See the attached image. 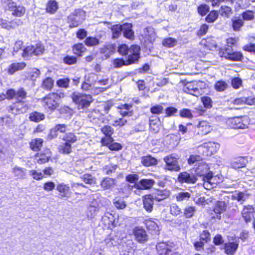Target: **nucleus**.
<instances>
[{
    "label": "nucleus",
    "instance_id": "nucleus-39",
    "mask_svg": "<svg viewBox=\"0 0 255 255\" xmlns=\"http://www.w3.org/2000/svg\"><path fill=\"white\" fill-rule=\"evenodd\" d=\"M232 198L238 202L243 203L249 198V195L245 193L239 192L234 194L232 196Z\"/></svg>",
    "mask_w": 255,
    "mask_h": 255
},
{
    "label": "nucleus",
    "instance_id": "nucleus-57",
    "mask_svg": "<svg viewBox=\"0 0 255 255\" xmlns=\"http://www.w3.org/2000/svg\"><path fill=\"white\" fill-rule=\"evenodd\" d=\"M53 86V80L51 78H46L43 82L42 87L43 88L49 90Z\"/></svg>",
    "mask_w": 255,
    "mask_h": 255
},
{
    "label": "nucleus",
    "instance_id": "nucleus-43",
    "mask_svg": "<svg viewBox=\"0 0 255 255\" xmlns=\"http://www.w3.org/2000/svg\"><path fill=\"white\" fill-rule=\"evenodd\" d=\"M81 179L85 183L91 185L95 184L96 182V179L90 174L83 175L81 177Z\"/></svg>",
    "mask_w": 255,
    "mask_h": 255
},
{
    "label": "nucleus",
    "instance_id": "nucleus-8",
    "mask_svg": "<svg viewBox=\"0 0 255 255\" xmlns=\"http://www.w3.org/2000/svg\"><path fill=\"white\" fill-rule=\"evenodd\" d=\"M140 47L137 45H133L128 48V65L134 63L140 57Z\"/></svg>",
    "mask_w": 255,
    "mask_h": 255
},
{
    "label": "nucleus",
    "instance_id": "nucleus-29",
    "mask_svg": "<svg viewBox=\"0 0 255 255\" xmlns=\"http://www.w3.org/2000/svg\"><path fill=\"white\" fill-rule=\"evenodd\" d=\"M58 8V5L55 0H50L46 5V11L47 12L53 14L55 13Z\"/></svg>",
    "mask_w": 255,
    "mask_h": 255
},
{
    "label": "nucleus",
    "instance_id": "nucleus-5",
    "mask_svg": "<svg viewBox=\"0 0 255 255\" xmlns=\"http://www.w3.org/2000/svg\"><path fill=\"white\" fill-rule=\"evenodd\" d=\"M178 159L177 156L173 154L164 157L163 160L166 163L165 169L172 171H179L180 170V166Z\"/></svg>",
    "mask_w": 255,
    "mask_h": 255
},
{
    "label": "nucleus",
    "instance_id": "nucleus-33",
    "mask_svg": "<svg viewBox=\"0 0 255 255\" xmlns=\"http://www.w3.org/2000/svg\"><path fill=\"white\" fill-rule=\"evenodd\" d=\"M11 11H12V14L13 15L20 17L25 13V9L23 6H16L15 4L13 9H11Z\"/></svg>",
    "mask_w": 255,
    "mask_h": 255
},
{
    "label": "nucleus",
    "instance_id": "nucleus-50",
    "mask_svg": "<svg viewBox=\"0 0 255 255\" xmlns=\"http://www.w3.org/2000/svg\"><path fill=\"white\" fill-rule=\"evenodd\" d=\"M176 40L171 37L165 38L162 41L163 45L167 47H173L176 45Z\"/></svg>",
    "mask_w": 255,
    "mask_h": 255
},
{
    "label": "nucleus",
    "instance_id": "nucleus-10",
    "mask_svg": "<svg viewBox=\"0 0 255 255\" xmlns=\"http://www.w3.org/2000/svg\"><path fill=\"white\" fill-rule=\"evenodd\" d=\"M197 180V178L194 174L186 171L180 173L178 176V181L182 183L195 184Z\"/></svg>",
    "mask_w": 255,
    "mask_h": 255
},
{
    "label": "nucleus",
    "instance_id": "nucleus-56",
    "mask_svg": "<svg viewBox=\"0 0 255 255\" xmlns=\"http://www.w3.org/2000/svg\"><path fill=\"white\" fill-rule=\"evenodd\" d=\"M157 194H159L160 195L162 196V197L154 196V200L157 201H160L167 198L170 195V192L168 190H160L158 191Z\"/></svg>",
    "mask_w": 255,
    "mask_h": 255
},
{
    "label": "nucleus",
    "instance_id": "nucleus-34",
    "mask_svg": "<svg viewBox=\"0 0 255 255\" xmlns=\"http://www.w3.org/2000/svg\"><path fill=\"white\" fill-rule=\"evenodd\" d=\"M86 50L85 46L82 43H77L73 47V53L77 56H80L81 54L84 52Z\"/></svg>",
    "mask_w": 255,
    "mask_h": 255
},
{
    "label": "nucleus",
    "instance_id": "nucleus-38",
    "mask_svg": "<svg viewBox=\"0 0 255 255\" xmlns=\"http://www.w3.org/2000/svg\"><path fill=\"white\" fill-rule=\"evenodd\" d=\"M196 211V208L194 206H187L183 210L184 216L186 218H192Z\"/></svg>",
    "mask_w": 255,
    "mask_h": 255
},
{
    "label": "nucleus",
    "instance_id": "nucleus-53",
    "mask_svg": "<svg viewBox=\"0 0 255 255\" xmlns=\"http://www.w3.org/2000/svg\"><path fill=\"white\" fill-rule=\"evenodd\" d=\"M228 87V84L224 81H219L215 85V89L219 92H222Z\"/></svg>",
    "mask_w": 255,
    "mask_h": 255
},
{
    "label": "nucleus",
    "instance_id": "nucleus-13",
    "mask_svg": "<svg viewBox=\"0 0 255 255\" xmlns=\"http://www.w3.org/2000/svg\"><path fill=\"white\" fill-rule=\"evenodd\" d=\"M112 31L113 38H118L121 35L122 32H123L124 37L128 38V27L126 23L123 25L117 24L113 26Z\"/></svg>",
    "mask_w": 255,
    "mask_h": 255
},
{
    "label": "nucleus",
    "instance_id": "nucleus-12",
    "mask_svg": "<svg viewBox=\"0 0 255 255\" xmlns=\"http://www.w3.org/2000/svg\"><path fill=\"white\" fill-rule=\"evenodd\" d=\"M228 125L233 128H247V123H244L241 118L234 117L229 119L227 121Z\"/></svg>",
    "mask_w": 255,
    "mask_h": 255
},
{
    "label": "nucleus",
    "instance_id": "nucleus-47",
    "mask_svg": "<svg viewBox=\"0 0 255 255\" xmlns=\"http://www.w3.org/2000/svg\"><path fill=\"white\" fill-rule=\"evenodd\" d=\"M85 43L88 46H93L99 43V40L94 37H88L85 40Z\"/></svg>",
    "mask_w": 255,
    "mask_h": 255
},
{
    "label": "nucleus",
    "instance_id": "nucleus-41",
    "mask_svg": "<svg viewBox=\"0 0 255 255\" xmlns=\"http://www.w3.org/2000/svg\"><path fill=\"white\" fill-rule=\"evenodd\" d=\"M62 139L66 142L73 143L77 140V137L72 132H69L64 134Z\"/></svg>",
    "mask_w": 255,
    "mask_h": 255
},
{
    "label": "nucleus",
    "instance_id": "nucleus-28",
    "mask_svg": "<svg viewBox=\"0 0 255 255\" xmlns=\"http://www.w3.org/2000/svg\"><path fill=\"white\" fill-rule=\"evenodd\" d=\"M145 224L149 230L154 231L156 234H158L159 231V227L157 223L152 219L146 220L145 221Z\"/></svg>",
    "mask_w": 255,
    "mask_h": 255
},
{
    "label": "nucleus",
    "instance_id": "nucleus-48",
    "mask_svg": "<svg viewBox=\"0 0 255 255\" xmlns=\"http://www.w3.org/2000/svg\"><path fill=\"white\" fill-rule=\"evenodd\" d=\"M59 151L62 153L69 154L72 151L71 144L65 142L59 146Z\"/></svg>",
    "mask_w": 255,
    "mask_h": 255
},
{
    "label": "nucleus",
    "instance_id": "nucleus-15",
    "mask_svg": "<svg viewBox=\"0 0 255 255\" xmlns=\"http://www.w3.org/2000/svg\"><path fill=\"white\" fill-rule=\"evenodd\" d=\"M155 181L152 179H142L134 184L137 189L148 190L151 189L155 184Z\"/></svg>",
    "mask_w": 255,
    "mask_h": 255
},
{
    "label": "nucleus",
    "instance_id": "nucleus-2",
    "mask_svg": "<svg viewBox=\"0 0 255 255\" xmlns=\"http://www.w3.org/2000/svg\"><path fill=\"white\" fill-rule=\"evenodd\" d=\"M195 173L197 175L203 177V180L205 181L204 186L208 187V185L215 184L214 178L212 171H209L208 165L201 161L198 163V166L195 169Z\"/></svg>",
    "mask_w": 255,
    "mask_h": 255
},
{
    "label": "nucleus",
    "instance_id": "nucleus-61",
    "mask_svg": "<svg viewBox=\"0 0 255 255\" xmlns=\"http://www.w3.org/2000/svg\"><path fill=\"white\" fill-rule=\"evenodd\" d=\"M63 62L68 65L74 64L77 62V57L74 56L67 55L64 57Z\"/></svg>",
    "mask_w": 255,
    "mask_h": 255
},
{
    "label": "nucleus",
    "instance_id": "nucleus-44",
    "mask_svg": "<svg viewBox=\"0 0 255 255\" xmlns=\"http://www.w3.org/2000/svg\"><path fill=\"white\" fill-rule=\"evenodd\" d=\"M232 27L234 31H239L244 25V22L241 18L232 19Z\"/></svg>",
    "mask_w": 255,
    "mask_h": 255
},
{
    "label": "nucleus",
    "instance_id": "nucleus-4",
    "mask_svg": "<svg viewBox=\"0 0 255 255\" xmlns=\"http://www.w3.org/2000/svg\"><path fill=\"white\" fill-rule=\"evenodd\" d=\"M60 98L56 93H50L42 99V105L46 109L54 110L58 106Z\"/></svg>",
    "mask_w": 255,
    "mask_h": 255
},
{
    "label": "nucleus",
    "instance_id": "nucleus-35",
    "mask_svg": "<svg viewBox=\"0 0 255 255\" xmlns=\"http://www.w3.org/2000/svg\"><path fill=\"white\" fill-rule=\"evenodd\" d=\"M184 91L194 96L199 94V89L196 87H194L193 84L192 83L186 84L184 87Z\"/></svg>",
    "mask_w": 255,
    "mask_h": 255
},
{
    "label": "nucleus",
    "instance_id": "nucleus-18",
    "mask_svg": "<svg viewBox=\"0 0 255 255\" xmlns=\"http://www.w3.org/2000/svg\"><path fill=\"white\" fill-rule=\"evenodd\" d=\"M239 244L236 242H229L224 244L225 253L229 255H233L238 248Z\"/></svg>",
    "mask_w": 255,
    "mask_h": 255
},
{
    "label": "nucleus",
    "instance_id": "nucleus-59",
    "mask_svg": "<svg viewBox=\"0 0 255 255\" xmlns=\"http://www.w3.org/2000/svg\"><path fill=\"white\" fill-rule=\"evenodd\" d=\"M97 211V208L95 206H90L88 207L87 211V216L89 219H92L95 215Z\"/></svg>",
    "mask_w": 255,
    "mask_h": 255
},
{
    "label": "nucleus",
    "instance_id": "nucleus-25",
    "mask_svg": "<svg viewBox=\"0 0 255 255\" xmlns=\"http://www.w3.org/2000/svg\"><path fill=\"white\" fill-rule=\"evenodd\" d=\"M26 66L23 62L13 63L10 64L8 68V72L13 74L16 71L23 69Z\"/></svg>",
    "mask_w": 255,
    "mask_h": 255
},
{
    "label": "nucleus",
    "instance_id": "nucleus-62",
    "mask_svg": "<svg viewBox=\"0 0 255 255\" xmlns=\"http://www.w3.org/2000/svg\"><path fill=\"white\" fill-rule=\"evenodd\" d=\"M114 203L118 209H123L126 207L125 202L122 198H116Z\"/></svg>",
    "mask_w": 255,
    "mask_h": 255
},
{
    "label": "nucleus",
    "instance_id": "nucleus-32",
    "mask_svg": "<svg viewBox=\"0 0 255 255\" xmlns=\"http://www.w3.org/2000/svg\"><path fill=\"white\" fill-rule=\"evenodd\" d=\"M219 14L224 17L229 18L233 13L232 8L228 6H222L219 10Z\"/></svg>",
    "mask_w": 255,
    "mask_h": 255
},
{
    "label": "nucleus",
    "instance_id": "nucleus-9",
    "mask_svg": "<svg viewBox=\"0 0 255 255\" xmlns=\"http://www.w3.org/2000/svg\"><path fill=\"white\" fill-rule=\"evenodd\" d=\"M255 213V208L253 205H247L243 207L241 212L242 217L246 223L251 222Z\"/></svg>",
    "mask_w": 255,
    "mask_h": 255
},
{
    "label": "nucleus",
    "instance_id": "nucleus-64",
    "mask_svg": "<svg viewBox=\"0 0 255 255\" xmlns=\"http://www.w3.org/2000/svg\"><path fill=\"white\" fill-rule=\"evenodd\" d=\"M40 71L37 69H33L29 73L28 77L32 81H35L36 79L39 76Z\"/></svg>",
    "mask_w": 255,
    "mask_h": 255
},
{
    "label": "nucleus",
    "instance_id": "nucleus-58",
    "mask_svg": "<svg viewBox=\"0 0 255 255\" xmlns=\"http://www.w3.org/2000/svg\"><path fill=\"white\" fill-rule=\"evenodd\" d=\"M101 130L106 136H111L114 131V129L109 126H104L101 128Z\"/></svg>",
    "mask_w": 255,
    "mask_h": 255
},
{
    "label": "nucleus",
    "instance_id": "nucleus-60",
    "mask_svg": "<svg viewBox=\"0 0 255 255\" xmlns=\"http://www.w3.org/2000/svg\"><path fill=\"white\" fill-rule=\"evenodd\" d=\"M209 11V6L206 4H201L198 7V12L202 16L205 15Z\"/></svg>",
    "mask_w": 255,
    "mask_h": 255
},
{
    "label": "nucleus",
    "instance_id": "nucleus-14",
    "mask_svg": "<svg viewBox=\"0 0 255 255\" xmlns=\"http://www.w3.org/2000/svg\"><path fill=\"white\" fill-rule=\"evenodd\" d=\"M133 234L135 240L140 243H143L148 239V236L147 235L146 232L142 228H135L133 231Z\"/></svg>",
    "mask_w": 255,
    "mask_h": 255
},
{
    "label": "nucleus",
    "instance_id": "nucleus-54",
    "mask_svg": "<svg viewBox=\"0 0 255 255\" xmlns=\"http://www.w3.org/2000/svg\"><path fill=\"white\" fill-rule=\"evenodd\" d=\"M170 213L174 216L180 215L182 212L181 208L176 204H173L170 207Z\"/></svg>",
    "mask_w": 255,
    "mask_h": 255
},
{
    "label": "nucleus",
    "instance_id": "nucleus-1",
    "mask_svg": "<svg viewBox=\"0 0 255 255\" xmlns=\"http://www.w3.org/2000/svg\"><path fill=\"white\" fill-rule=\"evenodd\" d=\"M26 96L27 93L23 88H20L17 91L11 89L6 91L3 97H0V100L4 99L5 98L8 99H15L18 103L17 107L18 113H24L28 109V107L23 101L26 98Z\"/></svg>",
    "mask_w": 255,
    "mask_h": 255
},
{
    "label": "nucleus",
    "instance_id": "nucleus-51",
    "mask_svg": "<svg viewBox=\"0 0 255 255\" xmlns=\"http://www.w3.org/2000/svg\"><path fill=\"white\" fill-rule=\"evenodd\" d=\"M49 157L50 155L49 154L47 155V153L43 154L38 153L35 158L38 163L43 164L48 161Z\"/></svg>",
    "mask_w": 255,
    "mask_h": 255
},
{
    "label": "nucleus",
    "instance_id": "nucleus-55",
    "mask_svg": "<svg viewBox=\"0 0 255 255\" xmlns=\"http://www.w3.org/2000/svg\"><path fill=\"white\" fill-rule=\"evenodd\" d=\"M97 75L94 73L88 74L85 76V82L95 85L96 81Z\"/></svg>",
    "mask_w": 255,
    "mask_h": 255
},
{
    "label": "nucleus",
    "instance_id": "nucleus-45",
    "mask_svg": "<svg viewBox=\"0 0 255 255\" xmlns=\"http://www.w3.org/2000/svg\"><path fill=\"white\" fill-rule=\"evenodd\" d=\"M2 7L5 10L11 11L13 9L15 3L12 0H1Z\"/></svg>",
    "mask_w": 255,
    "mask_h": 255
},
{
    "label": "nucleus",
    "instance_id": "nucleus-42",
    "mask_svg": "<svg viewBox=\"0 0 255 255\" xmlns=\"http://www.w3.org/2000/svg\"><path fill=\"white\" fill-rule=\"evenodd\" d=\"M117 165L113 164H109L105 165L103 169L104 173L107 175H111L116 172L117 169Z\"/></svg>",
    "mask_w": 255,
    "mask_h": 255
},
{
    "label": "nucleus",
    "instance_id": "nucleus-11",
    "mask_svg": "<svg viewBox=\"0 0 255 255\" xmlns=\"http://www.w3.org/2000/svg\"><path fill=\"white\" fill-rule=\"evenodd\" d=\"M117 218L109 212H106L102 217V221L108 229H112L117 225Z\"/></svg>",
    "mask_w": 255,
    "mask_h": 255
},
{
    "label": "nucleus",
    "instance_id": "nucleus-52",
    "mask_svg": "<svg viewBox=\"0 0 255 255\" xmlns=\"http://www.w3.org/2000/svg\"><path fill=\"white\" fill-rule=\"evenodd\" d=\"M70 81V79L68 78H61L57 81L56 84L59 87L67 88L69 86Z\"/></svg>",
    "mask_w": 255,
    "mask_h": 255
},
{
    "label": "nucleus",
    "instance_id": "nucleus-20",
    "mask_svg": "<svg viewBox=\"0 0 255 255\" xmlns=\"http://www.w3.org/2000/svg\"><path fill=\"white\" fill-rule=\"evenodd\" d=\"M198 132L206 135L211 131L212 128L210 124L206 121H201L198 125Z\"/></svg>",
    "mask_w": 255,
    "mask_h": 255
},
{
    "label": "nucleus",
    "instance_id": "nucleus-22",
    "mask_svg": "<svg viewBox=\"0 0 255 255\" xmlns=\"http://www.w3.org/2000/svg\"><path fill=\"white\" fill-rule=\"evenodd\" d=\"M191 192L182 190L175 195V198L177 202H187L189 200L191 196Z\"/></svg>",
    "mask_w": 255,
    "mask_h": 255
},
{
    "label": "nucleus",
    "instance_id": "nucleus-21",
    "mask_svg": "<svg viewBox=\"0 0 255 255\" xmlns=\"http://www.w3.org/2000/svg\"><path fill=\"white\" fill-rule=\"evenodd\" d=\"M116 48L113 44H108L104 45L100 49V53L104 54L105 58H109L111 55L115 52Z\"/></svg>",
    "mask_w": 255,
    "mask_h": 255
},
{
    "label": "nucleus",
    "instance_id": "nucleus-49",
    "mask_svg": "<svg viewBox=\"0 0 255 255\" xmlns=\"http://www.w3.org/2000/svg\"><path fill=\"white\" fill-rule=\"evenodd\" d=\"M233 51L232 46L231 45H227L225 48L222 49L219 53L222 57L226 58Z\"/></svg>",
    "mask_w": 255,
    "mask_h": 255
},
{
    "label": "nucleus",
    "instance_id": "nucleus-36",
    "mask_svg": "<svg viewBox=\"0 0 255 255\" xmlns=\"http://www.w3.org/2000/svg\"><path fill=\"white\" fill-rule=\"evenodd\" d=\"M43 141L41 138L33 139L30 142V147L33 150H39L42 146Z\"/></svg>",
    "mask_w": 255,
    "mask_h": 255
},
{
    "label": "nucleus",
    "instance_id": "nucleus-6",
    "mask_svg": "<svg viewBox=\"0 0 255 255\" xmlns=\"http://www.w3.org/2000/svg\"><path fill=\"white\" fill-rule=\"evenodd\" d=\"M44 46L40 43H37L35 46H28L23 50L22 56L24 58H28L30 56L39 55L43 52Z\"/></svg>",
    "mask_w": 255,
    "mask_h": 255
},
{
    "label": "nucleus",
    "instance_id": "nucleus-63",
    "mask_svg": "<svg viewBox=\"0 0 255 255\" xmlns=\"http://www.w3.org/2000/svg\"><path fill=\"white\" fill-rule=\"evenodd\" d=\"M29 174L33 177V179L37 180L42 179L43 177V174L41 171L32 170L29 171Z\"/></svg>",
    "mask_w": 255,
    "mask_h": 255
},
{
    "label": "nucleus",
    "instance_id": "nucleus-37",
    "mask_svg": "<svg viewBox=\"0 0 255 255\" xmlns=\"http://www.w3.org/2000/svg\"><path fill=\"white\" fill-rule=\"evenodd\" d=\"M45 116L43 114L34 112L31 113L29 115V119L31 121L39 122L44 119Z\"/></svg>",
    "mask_w": 255,
    "mask_h": 255
},
{
    "label": "nucleus",
    "instance_id": "nucleus-40",
    "mask_svg": "<svg viewBox=\"0 0 255 255\" xmlns=\"http://www.w3.org/2000/svg\"><path fill=\"white\" fill-rule=\"evenodd\" d=\"M219 12L218 11L213 10L211 11L206 17L205 20L208 23H213L218 18Z\"/></svg>",
    "mask_w": 255,
    "mask_h": 255
},
{
    "label": "nucleus",
    "instance_id": "nucleus-19",
    "mask_svg": "<svg viewBox=\"0 0 255 255\" xmlns=\"http://www.w3.org/2000/svg\"><path fill=\"white\" fill-rule=\"evenodd\" d=\"M156 249L159 255H167L171 252L170 246L163 242L158 243Z\"/></svg>",
    "mask_w": 255,
    "mask_h": 255
},
{
    "label": "nucleus",
    "instance_id": "nucleus-7",
    "mask_svg": "<svg viewBox=\"0 0 255 255\" xmlns=\"http://www.w3.org/2000/svg\"><path fill=\"white\" fill-rule=\"evenodd\" d=\"M84 12L80 9L75 10L68 17V23L70 27L78 26L84 19Z\"/></svg>",
    "mask_w": 255,
    "mask_h": 255
},
{
    "label": "nucleus",
    "instance_id": "nucleus-27",
    "mask_svg": "<svg viewBox=\"0 0 255 255\" xmlns=\"http://www.w3.org/2000/svg\"><path fill=\"white\" fill-rule=\"evenodd\" d=\"M247 159L244 157H239L235 159L231 163L233 168L238 169L245 166L247 163Z\"/></svg>",
    "mask_w": 255,
    "mask_h": 255
},
{
    "label": "nucleus",
    "instance_id": "nucleus-23",
    "mask_svg": "<svg viewBox=\"0 0 255 255\" xmlns=\"http://www.w3.org/2000/svg\"><path fill=\"white\" fill-rule=\"evenodd\" d=\"M12 172L17 179H22L25 178L26 169L24 168L16 166L12 168Z\"/></svg>",
    "mask_w": 255,
    "mask_h": 255
},
{
    "label": "nucleus",
    "instance_id": "nucleus-30",
    "mask_svg": "<svg viewBox=\"0 0 255 255\" xmlns=\"http://www.w3.org/2000/svg\"><path fill=\"white\" fill-rule=\"evenodd\" d=\"M142 163L146 166L154 165L157 164V160L155 158L151 156H146L142 157Z\"/></svg>",
    "mask_w": 255,
    "mask_h": 255
},
{
    "label": "nucleus",
    "instance_id": "nucleus-24",
    "mask_svg": "<svg viewBox=\"0 0 255 255\" xmlns=\"http://www.w3.org/2000/svg\"><path fill=\"white\" fill-rule=\"evenodd\" d=\"M67 128V126L65 124H59L56 125L53 128L50 130V135L52 138L56 137L57 136V132H65Z\"/></svg>",
    "mask_w": 255,
    "mask_h": 255
},
{
    "label": "nucleus",
    "instance_id": "nucleus-31",
    "mask_svg": "<svg viewBox=\"0 0 255 255\" xmlns=\"http://www.w3.org/2000/svg\"><path fill=\"white\" fill-rule=\"evenodd\" d=\"M226 207L224 201H218L215 205L213 211L216 214H221L225 211Z\"/></svg>",
    "mask_w": 255,
    "mask_h": 255
},
{
    "label": "nucleus",
    "instance_id": "nucleus-26",
    "mask_svg": "<svg viewBox=\"0 0 255 255\" xmlns=\"http://www.w3.org/2000/svg\"><path fill=\"white\" fill-rule=\"evenodd\" d=\"M115 179L109 177H106L104 178L101 181V186L103 189L106 190L110 189L115 185Z\"/></svg>",
    "mask_w": 255,
    "mask_h": 255
},
{
    "label": "nucleus",
    "instance_id": "nucleus-16",
    "mask_svg": "<svg viewBox=\"0 0 255 255\" xmlns=\"http://www.w3.org/2000/svg\"><path fill=\"white\" fill-rule=\"evenodd\" d=\"M154 197L150 195H146L143 198V204L144 209L148 212H151L153 210Z\"/></svg>",
    "mask_w": 255,
    "mask_h": 255
},
{
    "label": "nucleus",
    "instance_id": "nucleus-3",
    "mask_svg": "<svg viewBox=\"0 0 255 255\" xmlns=\"http://www.w3.org/2000/svg\"><path fill=\"white\" fill-rule=\"evenodd\" d=\"M71 98L77 105L78 109L83 111L90 106L93 100L91 95L84 94L77 92H74L71 95Z\"/></svg>",
    "mask_w": 255,
    "mask_h": 255
},
{
    "label": "nucleus",
    "instance_id": "nucleus-46",
    "mask_svg": "<svg viewBox=\"0 0 255 255\" xmlns=\"http://www.w3.org/2000/svg\"><path fill=\"white\" fill-rule=\"evenodd\" d=\"M243 58V55L241 52L233 51L232 53L229 54L226 59L232 61H240Z\"/></svg>",
    "mask_w": 255,
    "mask_h": 255
},
{
    "label": "nucleus",
    "instance_id": "nucleus-17",
    "mask_svg": "<svg viewBox=\"0 0 255 255\" xmlns=\"http://www.w3.org/2000/svg\"><path fill=\"white\" fill-rule=\"evenodd\" d=\"M57 190L60 193L61 197L68 198L71 195L70 187L68 185L64 183H59L57 185Z\"/></svg>",
    "mask_w": 255,
    "mask_h": 255
}]
</instances>
